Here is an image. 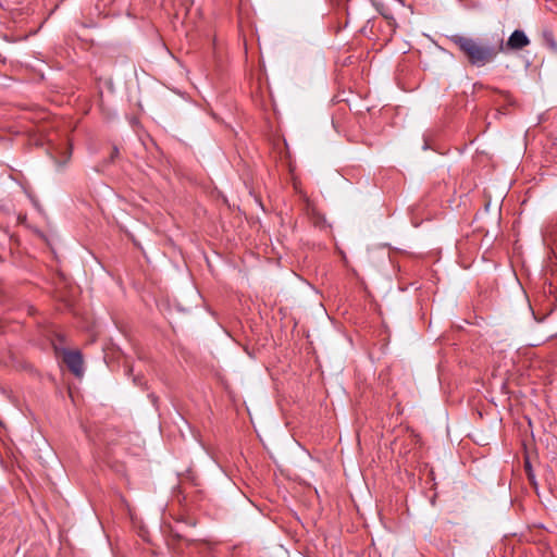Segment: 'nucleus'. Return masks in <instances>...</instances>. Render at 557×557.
Masks as SVG:
<instances>
[{
  "label": "nucleus",
  "mask_w": 557,
  "mask_h": 557,
  "mask_svg": "<svg viewBox=\"0 0 557 557\" xmlns=\"http://www.w3.org/2000/svg\"><path fill=\"white\" fill-rule=\"evenodd\" d=\"M449 40L459 49L469 64L476 67L494 62L498 54L504 51V39L502 37L494 42H488L481 38L456 34L450 36Z\"/></svg>",
  "instance_id": "obj_1"
},
{
  "label": "nucleus",
  "mask_w": 557,
  "mask_h": 557,
  "mask_svg": "<svg viewBox=\"0 0 557 557\" xmlns=\"http://www.w3.org/2000/svg\"><path fill=\"white\" fill-rule=\"evenodd\" d=\"M63 361L76 376L83 374V356L78 350L63 349Z\"/></svg>",
  "instance_id": "obj_2"
},
{
  "label": "nucleus",
  "mask_w": 557,
  "mask_h": 557,
  "mask_svg": "<svg viewBox=\"0 0 557 557\" xmlns=\"http://www.w3.org/2000/svg\"><path fill=\"white\" fill-rule=\"evenodd\" d=\"M530 45V39L524 34L523 30L516 29L512 32V34L509 36L506 45H504V50H521L524 47Z\"/></svg>",
  "instance_id": "obj_3"
},
{
  "label": "nucleus",
  "mask_w": 557,
  "mask_h": 557,
  "mask_svg": "<svg viewBox=\"0 0 557 557\" xmlns=\"http://www.w3.org/2000/svg\"><path fill=\"white\" fill-rule=\"evenodd\" d=\"M58 342H59V343H64V342H65V337H64V335H62V334H57V335H55V339L52 342V345H53V347H54V349H55V350H58V349H59V348H58V344H57Z\"/></svg>",
  "instance_id": "obj_4"
},
{
  "label": "nucleus",
  "mask_w": 557,
  "mask_h": 557,
  "mask_svg": "<svg viewBox=\"0 0 557 557\" xmlns=\"http://www.w3.org/2000/svg\"><path fill=\"white\" fill-rule=\"evenodd\" d=\"M382 15H383V17H384L385 20H387V21H388V25H389V26H395V25H396V21H395L394 16H393L392 14H388V13H382Z\"/></svg>",
  "instance_id": "obj_5"
}]
</instances>
